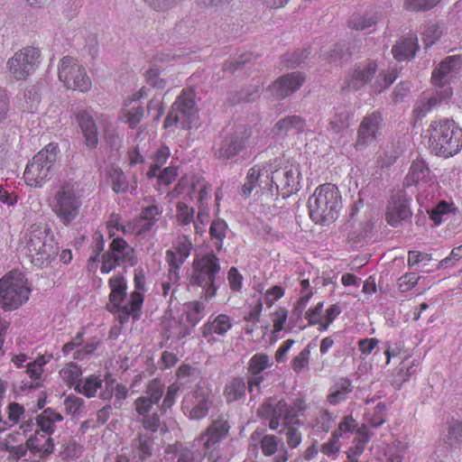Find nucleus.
Segmentation results:
<instances>
[{
    "mask_svg": "<svg viewBox=\"0 0 462 462\" xmlns=\"http://www.w3.org/2000/svg\"><path fill=\"white\" fill-rule=\"evenodd\" d=\"M23 243L32 263L41 268L49 266L59 253L58 243L45 223L32 224L24 234Z\"/></svg>",
    "mask_w": 462,
    "mask_h": 462,
    "instance_id": "nucleus-1",
    "label": "nucleus"
},
{
    "mask_svg": "<svg viewBox=\"0 0 462 462\" xmlns=\"http://www.w3.org/2000/svg\"><path fill=\"white\" fill-rule=\"evenodd\" d=\"M427 133L430 147L437 155L448 158L462 147V129L453 120H433Z\"/></svg>",
    "mask_w": 462,
    "mask_h": 462,
    "instance_id": "nucleus-2",
    "label": "nucleus"
},
{
    "mask_svg": "<svg viewBox=\"0 0 462 462\" xmlns=\"http://www.w3.org/2000/svg\"><path fill=\"white\" fill-rule=\"evenodd\" d=\"M310 215L317 224L327 225L338 217L341 197L337 188L330 183L318 187L309 199Z\"/></svg>",
    "mask_w": 462,
    "mask_h": 462,
    "instance_id": "nucleus-3",
    "label": "nucleus"
},
{
    "mask_svg": "<svg viewBox=\"0 0 462 462\" xmlns=\"http://www.w3.org/2000/svg\"><path fill=\"white\" fill-rule=\"evenodd\" d=\"M81 198L79 185L76 181H65L55 191L51 208L64 226L70 225L79 215Z\"/></svg>",
    "mask_w": 462,
    "mask_h": 462,
    "instance_id": "nucleus-4",
    "label": "nucleus"
},
{
    "mask_svg": "<svg viewBox=\"0 0 462 462\" xmlns=\"http://www.w3.org/2000/svg\"><path fill=\"white\" fill-rule=\"evenodd\" d=\"M31 291L25 274L11 271L0 279V307L5 311L15 310L28 301Z\"/></svg>",
    "mask_w": 462,
    "mask_h": 462,
    "instance_id": "nucleus-5",
    "label": "nucleus"
},
{
    "mask_svg": "<svg viewBox=\"0 0 462 462\" xmlns=\"http://www.w3.org/2000/svg\"><path fill=\"white\" fill-rule=\"evenodd\" d=\"M219 271V259L213 253L197 256L193 260L189 283L203 289L206 301L211 300L217 293V287L215 282Z\"/></svg>",
    "mask_w": 462,
    "mask_h": 462,
    "instance_id": "nucleus-6",
    "label": "nucleus"
},
{
    "mask_svg": "<svg viewBox=\"0 0 462 462\" xmlns=\"http://www.w3.org/2000/svg\"><path fill=\"white\" fill-rule=\"evenodd\" d=\"M59 145L50 143L33 156L25 168V182L35 188L42 187L49 179L51 170L57 161Z\"/></svg>",
    "mask_w": 462,
    "mask_h": 462,
    "instance_id": "nucleus-7",
    "label": "nucleus"
},
{
    "mask_svg": "<svg viewBox=\"0 0 462 462\" xmlns=\"http://www.w3.org/2000/svg\"><path fill=\"white\" fill-rule=\"evenodd\" d=\"M41 63V51L33 46L15 51L5 63V74L11 81H25Z\"/></svg>",
    "mask_w": 462,
    "mask_h": 462,
    "instance_id": "nucleus-8",
    "label": "nucleus"
},
{
    "mask_svg": "<svg viewBox=\"0 0 462 462\" xmlns=\"http://www.w3.org/2000/svg\"><path fill=\"white\" fill-rule=\"evenodd\" d=\"M198 124V109L191 92L182 91L177 97L165 121L164 127L173 125L183 130H189Z\"/></svg>",
    "mask_w": 462,
    "mask_h": 462,
    "instance_id": "nucleus-9",
    "label": "nucleus"
},
{
    "mask_svg": "<svg viewBox=\"0 0 462 462\" xmlns=\"http://www.w3.org/2000/svg\"><path fill=\"white\" fill-rule=\"evenodd\" d=\"M59 79L69 89L86 92L91 88V79L83 65L71 56H64L58 66Z\"/></svg>",
    "mask_w": 462,
    "mask_h": 462,
    "instance_id": "nucleus-10",
    "label": "nucleus"
},
{
    "mask_svg": "<svg viewBox=\"0 0 462 462\" xmlns=\"http://www.w3.org/2000/svg\"><path fill=\"white\" fill-rule=\"evenodd\" d=\"M269 178L271 180L270 187L262 189L263 195L270 196L273 199H276L279 196L286 199L299 190L300 181L297 169L289 166L275 169L272 171V175Z\"/></svg>",
    "mask_w": 462,
    "mask_h": 462,
    "instance_id": "nucleus-11",
    "label": "nucleus"
},
{
    "mask_svg": "<svg viewBox=\"0 0 462 462\" xmlns=\"http://www.w3.org/2000/svg\"><path fill=\"white\" fill-rule=\"evenodd\" d=\"M213 403V394L209 387L198 384L187 393L181 402V410L190 420L205 418Z\"/></svg>",
    "mask_w": 462,
    "mask_h": 462,
    "instance_id": "nucleus-12",
    "label": "nucleus"
},
{
    "mask_svg": "<svg viewBox=\"0 0 462 462\" xmlns=\"http://www.w3.org/2000/svg\"><path fill=\"white\" fill-rule=\"evenodd\" d=\"M137 263L134 248L123 238L113 239L109 250L102 255L100 271L108 273L116 266H134Z\"/></svg>",
    "mask_w": 462,
    "mask_h": 462,
    "instance_id": "nucleus-13",
    "label": "nucleus"
},
{
    "mask_svg": "<svg viewBox=\"0 0 462 462\" xmlns=\"http://www.w3.org/2000/svg\"><path fill=\"white\" fill-rule=\"evenodd\" d=\"M229 429L226 420L223 418L213 420L206 430L194 439L193 446L201 448L204 456L212 459L216 457L215 452L218 443L227 436Z\"/></svg>",
    "mask_w": 462,
    "mask_h": 462,
    "instance_id": "nucleus-14",
    "label": "nucleus"
},
{
    "mask_svg": "<svg viewBox=\"0 0 462 462\" xmlns=\"http://www.w3.org/2000/svg\"><path fill=\"white\" fill-rule=\"evenodd\" d=\"M250 136V131L245 126L236 127L222 136L215 146V155L222 160H229L236 156L245 147Z\"/></svg>",
    "mask_w": 462,
    "mask_h": 462,
    "instance_id": "nucleus-15",
    "label": "nucleus"
},
{
    "mask_svg": "<svg viewBox=\"0 0 462 462\" xmlns=\"http://www.w3.org/2000/svg\"><path fill=\"white\" fill-rule=\"evenodd\" d=\"M257 413L261 418L270 420L269 427L272 430L280 426L282 419L284 425L291 423L292 420L291 411L284 400L270 398L259 407Z\"/></svg>",
    "mask_w": 462,
    "mask_h": 462,
    "instance_id": "nucleus-16",
    "label": "nucleus"
},
{
    "mask_svg": "<svg viewBox=\"0 0 462 462\" xmlns=\"http://www.w3.org/2000/svg\"><path fill=\"white\" fill-rule=\"evenodd\" d=\"M145 282L143 273H135L134 286L135 290L131 293L130 300L125 303L124 308L121 309L119 314L120 323H125L130 317L134 320L139 319L141 316V310L143 303V294L145 291Z\"/></svg>",
    "mask_w": 462,
    "mask_h": 462,
    "instance_id": "nucleus-17",
    "label": "nucleus"
},
{
    "mask_svg": "<svg viewBox=\"0 0 462 462\" xmlns=\"http://www.w3.org/2000/svg\"><path fill=\"white\" fill-rule=\"evenodd\" d=\"M381 122L382 116L377 111L364 117L358 128L357 141L356 143L357 149L367 146L375 141Z\"/></svg>",
    "mask_w": 462,
    "mask_h": 462,
    "instance_id": "nucleus-18",
    "label": "nucleus"
},
{
    "mask_svg": "<svg viewBox=\"0 0 462 462\" xmlns=\"http://www.w3.org/2000/svg\"><path fill=\"white\" fill-rule=\"evenodd\" d=\"M305 77L300 72H292L280 77L269 88L268 91L277 98H284L300 88Z\"/></svg>",
    "mask_w": 462,
    "mask_h": 462,
    "instance_id": "nucleus-19",
    "label": "nucleus"
},
{
    "mask_svg": "<svg viewBox=\"0 0 462 462\" xmlns=\"http://www.w3.org/2000/svg\"><path fill=\"white\" fill-rule=\"evenodd\" d=\"M232 327V319L228 315L222 313L215 318L210 317L208 320L200 327L199 330L208 343L214 344L217 341L214 335L224 337Z\"/></svg>",
    "mask_w": 462,
    "mask_h": 462,
    "instance_id": "nucleus-20",
    "label": "nucleus"
},
{
    "mask_svg": "<svg viewBox=\"0 0 462 462\" xmlns=\"http://www.w3.org/2000/svg\"><path fill=\"white\" fill-rule=\"evenodd\" d=\"M411 217V211L409 207V200L403 195L392 197L385 214L387 223L392 226H397Z\"/></svg>",
    "mask_w": 462,
    "mask_h": 462,
    "instance_id": "nucleus-21",
    "label": "nucleus"
},
{
    "mask_svg": "<svg viewBox=\"0 0 462 462\" xmlns=\"http://www.w3.org/2000/svg\"><path fill=\"white\" fill-rule=\"evenodd\" d=\"M111 290L109 294V303L107 309L110 311L116 312L119 319L120 310L125 304H123L127 295V282L124 275L117 274L111 277L108 281Z\"/></svg>",
    "mask_w": 462,
    "mask_h": 462,
    "instance_id": "nucleus-22",
    "label": "nucleus"
},
{
    "mask_svg": "<svg viewBox=\"0 0 462 462\" xmlns=\"http://www.w3.org/2000/svg\"><path fill=\"white\" fill-rule=\"evenodd\" d=\"M462 60L459 56H449L443 60L433 70L431 80L433 85L447 88L453 74L460 68Z\"/></svg>",
    "mask_w": 462,
    "mask_h": 462,
    "instance_id": "nucleus-23",
    "label": "nucleus"
},
{
    "mask_svg": "<svg viewBox=\"0 0 462 462\" xmlns=\"http://www.w3.org/2000/svg\"><path fill=\"white\" fill-rule=\"evenodd\" d=\"M184 189H187L188 194L198 192V200L200 206L204 207V204L210 198V186L202 177L192 176L189 179L187 177L181 179L174 192L181 193Z\"/></svg>",
    "mask_w": 462,
    "mask_h": 462,
    "instance_id": "nucleus-24",
    "label": "nucleus"
},
{
    "mask_svg": "<svg viewBox=\"0 0 462 462\" xmlns=\"http://www.w3.org/2000/svg\"><path fill=\"white\" fill-rule=\"evenodd\" d=\"M52 358L51 355H42L26 365V374L31 381H23L22 391H30L42 385L43 366Z\"/></svg>",
    "mask_w": 462,
    "mask_h": 462,
    "instance_id": "nucleus-25",
    "label": "nucleus"
},
{
    "mask_svg": "<svg viewBox=\"0 0 462 462\" xmlns=\"http://www.w3.org/2000/svg\"><path fill=\"white\" fill-rule=\"evenodd\" d=\"M377 67V63L374 60H369L365 64H359L347 76V86L354 89L363 88L374 79Z\"/></svg>",
    "mask_w": 462,
    "mask_h": 462,
    "instance_id": "nucleus-26",
    "label": "nucleus"
},
{
    "mask_svg": "<svg viewBox=\"0 0 462 462\" xmlns=\"http://www.w3.org/2000/svg\"><path fill=\"white\" fill-rule=\"evenodd\" d=\"M269 170L262 168L260 165H254L250 168L245 178V181L242 187V195L249 197L252 191L258 186L262 187L263 183L265 186L269 185Z\"/></svg>",
    "mask_w": 462,
    "mask_h": 462,
    "instance_id": "nucleus-27",
    "label": "nucleus"
},
{
    "mask_svg": "<svg viewBox=\"0 0 462 462\" xmlns=\"http://www.w3.org/2000/svg\"><path fill=\"white\" fill-rule=\"evenodd\" d=\"M430 180V170L422 160H415L410 166L403 185L411 187L420 183H427Z\"/></svg>",
    "mask_w": 462,
    "mask_h": 462,
    "instance_id": "nucleus-28",
    "label": "nucleus"
},
{
    "mask_svg": "<svg viewBox=\"0 0 462 462\" xmlns=\"http://www.w3.org/2000/svg\"><path fill=\"white\" fill-rule=\"evenodd\" d=\"M27 446L32 453L38 455L40 457H48L53 453L54 450V443L51 436H45L39 431H36L35 434L27 440Z\"/></svg>",
    "mask_w": 462,
    "mask_h": 462,
    "instance_id": "nucleus-29",
    "label": "nucleus"
},
{
    "mask_svg": "<svg viewBox=\"0 0 462 462\" xmlns=\"http://www.w3.org/2000/svg\"><path fill=\"white\" fill-rule=\"evenodd\" d=\"M77 119L84 134L87 146L90 149L95 148L98 143V134L92 116L86 112H81L77 116Z\"/></svg>",
    "mask_w": 462,
    "mask_h": 462,
    "instance_id": "nucleus-30",
    "label": "nucleus"
},
{
    "mask_svg": "<svg viewBox=\"0 0 462 462\" xmlns=\"http://www.w3.org/2000/svg\"><path fill=\"white\" fill-rule=\"evenodd\" d=\"M352 391V381L348 378H339L329 388L327 400L330 404L337 405L346 401Z\"/></svg>",
    "mask_w": 462,
    "mask_h": 462,
    "instance_id": "nucleus-31",
    "label": "nucleus"
},
{
    "mask_svg": "<svg viewBox=\"0 0 462 462\" xmlns=\"http://www.w3.org/2000/svg\"><path fill=\"white\" fill-rule=\"evenodd\" d=\"M418 47L417 37L410 36L397 42L392 49V53L397 60H405L415 56Z\"/></svg>",
    "mask_w": 462,
    "mask_h": 462,
    "instance_id": "nucleus-32",
    "label": "nucleus"
},
{
    "mask_svg": "<svg viewBox=\"0 0 462 462\" xmlns=\"http://www.w3.org/2000/svg\"><path fill=\"white\" fill-rule=\"evenodd\" d=\"M111 180L112 189L116 193H125L130 192L133 193L137 189V180L134 178L132 183H129L125 174L119 168H114L110 171L109 173Z\"/></svg>",
    "mask_w": 462,
    "mask_h": 462,
    "instance_id": "nucleus-33",
    "label": "nucleus"
},
{
    "mask_svg": "<svg viewBox=\"0 0 462 462\" xmlns=\"http://www.w3.org/2000/svg\"><path fill=\"white\" fill-rule=\"evenodd\" d=\"M153 439L147 433L139 432L137 438L133 441L132 452L134 457L145 460L152 454Z\"/></svg>",
    "mask_w": 462,
    "mask_h": 462,
    "instance_id": "nucleus-34",
    "label": "nucleus"
},
{
    "mask_svg": "<svg viewBox=\"0 0 462 462\" xmlns=\"http://www.w3.org/2000/svg\"><path fill=\"white\" fill-rule=\"evenodd\" d=\"M351 124V114L345 107L334 109L330 116L328 130L333 134H338L347 129Z\"/></svg>",
    "mask_w": 462,
    "mask_h": 462,
    "instance_id": "nucleus-35",
    "label": "nucleus"
},
{
    "mask_svg": "<svg viewBox=\"0 0 462 462\" xmlns=\"http://www.w3.org/2000/svg\"><path fill=\"white\" fill-rule=\"evenodd\" d=\"M63 420V416L55 411L53 409L48 408L37 417V426L45 434L51 436L56 430V423Z\"/></svg>",
    "mask_w": 462,
    "mask_h": 462,
    "instance_id": "nucleus-36",
    "label": "nucleus"
},
{
    "mask_svg": "<svg viewBox=\"0 0 462 462\" xmlns=\"http://www.w3.org/2000/svg\"><path fill=\"white\" fill-rule=\"evenodd\" d=\"M146 82L152 88L162 89L169 82H173L171 76L168 75L165 69H160L156 65L151 66L144 73Z\"/></svg>",
    "mask_w": 462,
    "mask_h": 462,
    "instance_id": "nucleus-37",
    "label": "nucleus"
},
{
    "mask_svg": "<svg viewBox=\"0 0 462 462\" xmlns=\"http://www.w3.org/2000/svg\"><path fill=\"white\" fill-rule=\"evenodd\" d=\"M304 120L298 116H288L279 120L274 127L273 131L280 135L287 134L290 132H301L304 128Z\"/></svg>",
    "mask_w": 462,
    "mask_h": 462,
    "instance_id": "nucleus-38",
    "label": "nucleus"
},
{
    "mask_svg": "<svg viewBox=\"0 0 462 462\" xmlns=\"http://www.w3.org/2000/svg\"><path fill=\"white\" fill-rule=\"evenodd\" d=\"M162 214V208L158 205H150L143 208L139 221L138 233L149 231L157 222L159 217Z\"/></svg>",
    "mask_w": 462,
    "mask_h": 462,
    "instance_id": "nucleus-39",
    "label": "nucleus"
},
{
    "mask_svg": "<svg viewBox=\"0 0 462 462\" xmlns=\"http://www.w3.org/2000/svg\"><path fill=\"white\" fill-rule=\"evenodd\" d=\"M332 422V415L327 410L319 409L314 413V418L307 421V425L316 432L327 433Z\"/></svg>",
    "mask_w": 462,
    "mask_h": 462,
    "instance_id": "nucleus-40",
    "label": "nucleus"
},
{
    "mask_svg": "<svg viewBox=\"0 0 462 462\" xmlns=\"http://www.w3.org/2000/svg\"><path fill=\"white\" fill-rule=\"evenodd\" d=\"M129 101L125 100L124 107L120 111L119 119L128 124L130 128H135L143 116V108L142 106L129 107Z\"/></svg>",
    "mask_w": 462,
    "mask_h": 462,
    "instance_id": "nucleus-41",
    "label": "nucleus"
},
{
    "mask_svg": "<svg viewBox=\"0 0 462 462\" xmlns=\"http://www.w3.org/2000/svg\"><path fill=\"white\" fill-rule=\"evenodd\" d=\"M451 95V88L447 87L436 96L430 97L427 102L418 105V106L414 109V113H416L419 117H423L427 115V113L431 111L433 107L439 105L442 100L449 98Z\"/></svg>",
    "mask_w": 462,
    "mask_h": 462,
    "instance_id": "nucleus-42",
    "label": "nucleus"
},
{
    "mask_svg": "<svg viewBox=\"0 0 462 462\" xmlns=\"http://www.w3.org/2000/svg\"><path fill=\"white\" fill-rule=\"evenodd\" d=\"M245 390L246 384L244 378L236 377L226 385L224 395L227 402H236L244 398Z\"/></svg>",
    "mask_w": 462,
    "mask_h": 462,
    "instance_id": "nucleus-43",
    "label": "nucleus"
},
{
    "mask_svg": "<svg viewBox=\"0 0 462 462\" xmlns=\"http://www.w3.org/2000/svg\"><path fill=\"white\" fill-rule=\"evenodd\" d=\"M103 381L96 375L88 376L79 384H76L75 391L88 398L94 397L98 389L101 388Z\"/></svg>",
    "mask_w": 462,
    "mask_h": 462,
    "instance_id": "nucleus-44",
    "label": "nucleus"
},
{
    "mask_svg": "<svg viewBox=\"0 0 462 462\" xmlns=\"http://www.w3.org/2000/svg\"><path fill=\"white\" fill-rule=\"evenodd\" d=\"M166 462H193L192 452L183 447L169 446L166 449Z\"/></svg>",
    "mask_w": 462,
    "mask_h": 462,
    "instance_id": "nucleus-45",
    "label": "nucleus"
},
{
    "mask_svg": "<svg viewBox=\"0 0 462 462\" xmlns=\"http://www.w3.org/2000/svg\"><path fill=\"white\" fill-rule=\"evenodd\" d=\"M165 260L169 264L168 278L173 282H179L180 269L186 259L180 258V255L175 251L168 250Z\"/></svg>",
    "mask_w": 462,
    "mask_h": 462,
    "instance_id": "nucleus-46",
    "label": "nucleus"
},
{
    "mask_svg": "<svg viewBox=\"0 0 462 462\" xmlns=\"http://www.w3.org/2000/svg\"><path fill=\"white\" fill-rule=\"evenodd\" d=\"M206 305L202 301H191L186 304L187 322L194 328L205 316Z\"/></svg>",
    "mask_w": 462,
    "mask_h": 462,
    "instance_id": "nucleus-47",
    "label": "nucleus"
},
{
    "mask_svg": "<svg viewBox=\"0 0 462 462\" xmlns=\"http://www.w3.org/2000/svg\"><path fill=\"white\" fill-rule=\"evenodd\" d=\"M409 446L402 441H393L388 445L385 450V457L387 462H403L405 454Z\"/></svg>",
    "mask_w": 462,
    "mask_h": 462,
    "instance_id": "nucleus-48",
    "label": "nucleus"
},
{
    "mask_svg": "<svg viewBox=\"0 0 462 462\" xmlns=\"http://www.w3.org/2000/svg\"><path fill=\"white\" fill-rule=\"evenodd\" d=\"M272 358L263 353L254 354L248 362L250 374H261L263 370L273 365Z\"/></svg>",
    "mask_w": 462,
    "mask_h": 462,
    "instance_id": "nucleus-49",
    "label": "nucleus"
},
{
    "mask_svg": "<svg viewBox=\"0 0 462 462\" xmlns=\"http://www.w3.org/2000/svg\"><path fill=\"white\" fill-rule=\"evenodd\" d=\"M386 404L378 402L373 410L366 412V420L372 427H380L386 421Z\"/></svg>",
    "mask_w": 462,
    "mask_h": 462,
    "instance_id": "nucleus-50",
    "label": "nucleus"
},
{
    "mask_svg": "<svg viewBox=\"0 0 462 462\" xmlns=\"http://www.w3.org/2000/svg\"><path fill=\"white\" fill-rule=\"evenodd\" d=\"M377 17L375 14H364L352 17L349 22L351 28L356 31H368L372 32V28L375 26Z\"/></svg>",
    "mask_w": 462,
    "mask_h": 462,
    "instance_id": "nucleus-51",
    "label": "nucleus"
},
{
    "mask_svg": "<svg viewBox=\"0 0 462 462\" xmlns=\"http://www.w3.org/2000/svg\"><path fill=\"white\" fill-rule=\"evenodd\" d=\"M23 97L25 104L23 105V110L32 113L38 107L41 100L39 88L37 86H30L24 89Z\"/></svg>",
    "mask_w": 462,
    "mask_h": 462,
    "instance_id": "nucleus-52",
    "label": "nucleus"
},
{
    "mask_svg": "<svg viewBox=\"0 0 462 462\" xmlns=\"http://www.w3.org/2000/svg\"><path fill=\"white\" fill-rule=\"evenodd\" d=\"M226 229L227 225L222 219L214 220L210 226V236L212 240H215V245L217 250H220L223 247V240L226 237Z\"/></svg>",
    "mask_w": 462,
    "mask_h": 462,
    "instance_id": "nucleus-53",
    "label": "nucleus"
},
{
    "mask_svg": "<svg viewBox=\"0 0 462 462\" xmlns=\"http://www.w3.org/2000/svg\"><path fill=\"white\" fill-rule=\"evenodd\" d=\"M164 390L165 386L162 381L159 379H153L149 382L145 392L142 396L146 397V399L157 404L163 396Z\"/></svg>",
    "mask_w": 462,
    "mask_h": 462,
    "instance_id": "nucleus-54",
    "label": "nucleus"
},
{
    "mask_svg": "<svg viewBox=\"0 0 462 462\" xmlns=\"http://www.w3.org/2000/svg\"><path fill=\"white\" fill-rule=\"evenodd\" d=\"M171 155L170 149L167 146L161 147L154 154V163L151 165L147 171V177L152 179L157 176V171L164 165Z\"/></svg>",
    "mask_w": 462,
    "mask_h": 462,
    "instance_id": "nucleus-55",
    "label": "nucleus"
},
{
    "mask_svg": "<svg viewBox=\"0 0 462 462\" xmlns=\"http://www.w3.org/2000/svg\"><path fill=\"white\" fill-rule=\"evenodd\" d=\"M62 379L71 387L76 389V384L80 383L81 369L75 364H69L60 371Z\"/></svg>",
    "mask_w": 462,
    "mask_h": 462,
    "instance_id": "nucleus-56",
    "label": "nucleus"
},
{
    "mask_svg": "<svg viewBox=\"0 0 462 462\" xmlns=\"http://www.w3.org/2000/svg\"><path fill=\"white\" fill-rule=\"evenodd\" d=\"M300 420H296L295 422L285 424L286 428V442L291 448H297L302 440V435L299 429Z\"/></svg>",
    "mask_w": 462,
    "mask_h": 462,
    "instance_id": "nucleus-57",
    "label": "nucleus"
},
{
    "mask_svg": "<svg viewBox=\"0 0 462 462\" xmlns=\"http://www.w3.org/2000/svg\"><path fill=\"white\" fill-rule=\"evenodd\" d=\"M64 406L68 413L80 416L85 411V402L76 395H69L64 400Z\"/></svg>",
    "mask_w": 462,
    "mask_h": 462,
    "instance_id": "nucleus-58",
    "label": "nucleus"
},
{
    "mask_svg": "<svg viewBox=\"0 0 462 462\" xmlns=\"http://www.w3.org/2000/svg\"><path fill=\"white\" fill-rule=\"evenodd\" d=\"M446 441L450 446L462 444V422L454 421L449 424Z\"/></svg>",
    "mask_w": 462,
    "mask_h": 462,
    "instance_id": "nucleus-59",
    "label": "nucleus"
},
{
    "mask_svg": "<svg viewBox=\"0 0 462 462\" xmlns=\"http://www.w3.org/2000/svg\"><path fill=\"white\" fill-rule=\"evenodd\" d=\"M311 344H309L304 347L297 356L292 360V368L296 373H300L301 370L306 368L309 365Z\"/></svg>",
    "mask_w": 462,
    "mask_h": 462,
    "instance_id": "nucleus-60",
    "label": "nucleus"
},
{
    "mask_svg": "<svg viewBox=\"0 0 462 462\" xmlns=\"http://www.w3.org/2000/svg\"><path fill=\"white\" fill-rule=\"evenodd\" d=\"M396 78L397 74L394 70L386 73H381L374 84V91L381 93L383 90L390 87L394 82Z\"/></svg>",
    "mask_w": 462,
    "mask_h": 462,
    "instance_id": "nucleus-61",
    "label": "nucleus"
},
{
    "mask_svg": "<svg viewBox=\"0 0 462 462\" xmlns=\"http://www.w3.org/2000/svg\"><path fill=\"white\" fill-rule=\"evenodd\" d=\"M271 318L273 324V333H279L283 329L288 318V310L285 308L279 307L272 313Z\"/></svg>",
    "mask_w": 462,
    "mask_h": 462,
    "instance_id": "nucleus-62",
    "label": "nucleus"
},
{
    "mask_svg": "<svg viewBox=\"0 0 462 462\" xmlns=\"http://www.w3.org/2000/svg\"><path fill=\"white\" fill-rule=\"evenodd\" d=\"M177 218L182 225H189L194 221V208L188 207L183 202L177 205Z\"/></svg>",
    "mask_w": 462,
    "mask_h": 462,
    "instance_id": "nucleus-63",
    "label": "nucleus"
},
{
    "mask_svg": "<svg viewBox=\"0 0 462 462\" xmlns=\"http://www.w3.org/2000/svg\"><path fill=\"white\" fill-rule=\"evenodd\" d=\"M419 280L420 276L415 273H407L399 278L398 288L402 292L409 291L419 282Z\"/></svg>",
    "mask_w": 462,
    "mask_h": 462,
    "instance_id": "nucleus-64",
    "label": "nucleus"
}]
</instances>
